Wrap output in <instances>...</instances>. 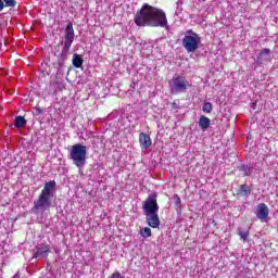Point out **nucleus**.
I'll list each match as a JSON object with an SVG mask.
<instances>
[{
  "label": "nucleus",
  "instance_id": "nucleus-1",
  "mask_svg": "<svg viewBox=\"0 0 278 278\" xmlns=\"http://www.w3.org/2000/svg\"><path fill=\"white\" fill-rule=\"evenodd\" d=\"M135 24L139 27L149 25L150 27H165L168 29V18L162 9L144 3L135 14Z\"/></svg>",
  "mask_w": 278,
  "mask_h": 278
},
{
  "label": "nucleus",
  "instance_id": "nucleus-2",
  "mask_svg": "<svg viewBox=\"0 0 278 278\" xmlns=\"http://www.w3.org/2000/svg\"><path fill=\"white\" fill-rule=\"evenodd\" d=\"M55 198V180H50L45 184L43 189L38 195V199L34 201V206L31 207V214L42 215L51 207V203Z\"/></svg>",
  "mask_w": 278,
  "mask_h": 278
},
{
  "label": "nucleus",
  "instance_id": "nucleus-3",
  "mask_svg": "<svg viewBox=\"0 0 278 278\" xmlns=\"http://www.w3.org/2000/svg\"><path fill=\"white\" fill-rule=\"evenodd\" d=\"M86 155H88V149L81 143H76L72 146L70 151V160L77 168H83L86 166Z\"/></svg>",
  "mask_w": 278,
  "mask_h": 278
},
{
  "label": "nucleus",
  "instance_id": "nucleus-4",
  "mask_svg": "<svg viewBox=\"0 0 278 278\" xmlns=\"http://www.w3.org/2000/svg\"><path fill=\"white\" fill-rule=\"evenodd\" d=\"M189 87L190 81H188L184 76H177L169 81L172 94H181V92H186Z\"/></svg>",
  "mask_w": 278,
  "mask_h": 278
},
{
  "label": "nucleus",
  "instance_id": "nucleus-5",
  "mask_svg": "<svg viewBox=\"0 0 278 278\" xmlns=\"http://www.w3.org/2000/svg\"><path fill=\"white\" fill-rule=\"evenodd\" d=\"M75 42V29L73 28V22H70L64 30V40L62 41L63 45V53H68L71 51V47Z\"/></svg>",
  "mask_w": 278,
  "mask_h": 278
},
{
  "label": "nucleus",
  "instance_id": "nucleus-6",
  "mask_svg": "<svg viewBox=\"0 0 278 278\" xmlns=\"http://www.w3.org/2000/svg\"><path fill=\"white\" fill-rule=\"evenodd\" d=\"M182 47L187 53H195L199 47H201V36H185L182 38Z\"/></svg>",
  "mask_w": 278,
  "mask_h": 278
},
{
  "label": "nucleus",
  "instance_id": "nucleus-7",
  "mask_svg": "<svg viewBox=\"0 0 278 278\" xmlns=\"http://www.w3.org/2000/svg\"><path fill=\"white\" fill-rule=\"evenodd\" d=\"M144 214H157L160 205H157V193H150L142 204Z\"/></svg>",
  "mask_w": 278,
  "mask_h": 278
},
{
  "label": "nucleus",
  "instance_id": "nucleus-8",
  "mask_svg": "<svg viewBox=\"0 0 278 278\" xmlns=\"http://www.w3.org/2000/svg\"><path fill=\"white\" fill-rule=\"evenodd\" d=\"M49 253H51V249L48 244L37 245L34 250L33 257L36 260L38 257L47 258L49 257Z\"/></svg>",
  "mask_w": 278,
  "mask_h": 278
},
{
  "label": "nucleus",
  "instance_id": "nucleus-9",
  "mask_svg": "<svg viewBox=\"0 0 278 278\" xmlns=\"http://www.w3.org/2000/svg\"><path fill=\"white\" fill-rule=\"evenodd\" d=\"M273 60V55L270 53V49H263L256 58V64H268Z\"/></svg>",
  "mask_w": 278,
  "mask_h": 278
},
{
  "label": "nucleus",
  "instance_id": "nucleus-10",
  "mask_svg": "<svg viewBox=\"0 0 278 278\" xmlns=\"http://www.w3.org/2000/svg\"><path fill=\"white\" fill-rule=\"evenodd\" d=\"M146 220L149 227H152V229H157L160 227V216L157 213H146Z\"/></svg>",
  "mask_w": 278,
  "mask_h": 278
},
{
  "label": "nucleus",
  "instance_id": "nucleus-11",
  "mask_svg": "<svg viewBox=\"0 0 278 278\" xmlns=\"http://www.w3.org/2000/svg\"><path fill=\"white\" fill-rule=\"evenodd\" d=\"M256 217L260 220H266L268 218V206L265 203H260L256 207Z\"/></svg>",
  "mask_w": 278,
  "mask_h": 278
},
{
  "label": "nucleus",
  "instance_id": "nucleus-12",
  "mask_svg": "<svg viewBox=\"0 0 278 278\" xmlns=\"http://www.w3.org/2000/svg\"><path fill=\"white\" fill-rule=\"evenodd\" d=\"M139 143L141 149L147 150L153 144V141L151 140V137L147 135L146 132L139 134Z\"/></svg>",
  "mask_w": 278,
  "mask_h": 278
},
{
  "label": "nucleus",
  "instance_id": "nucleus-13",
  "mask_svg": "<svg viewBox=\"0 0 278 278\" xmlns=\"http://www.w3.org/2000/svg\"><path fill=\"white\" fill-rule=\"evenodd\" d=\"M211 121L205 115H201L199 119V127H201L203 130L207 129L210 127Z\"/></svg>",
  "mask_w": 278,
  "mask_h": 278
},
{
  "label": "nucleus",
  "instance_id": "nucleus-14",
  "mask_svg": "<svg viewBox=\"0 0 278 278\" xmlns=\"http://www.w3.org/2000/svg\"><path fill=\"white\" fill-rule=\"evenodd\" d=\"M25 125H27V119H25V117H23L21 115L15 117L16 129H23V127H25Z\"/></svg>",
  "mask_w": 278,
  "mask_h": 278
},
{
  "label": "nucleus",
  "instance_id": "nucleus-15",
  "mask_svg": "<svg viewBox=\"0 0 278 278\" xmlns=\"http://www.w3.org/2000/svg\"><path fill=\"white\" fill-rule=\"evenodd\" d=\"M239 170H241L245 177H251V175H253V167L249 165H241Z\"/></svg>",
  "mask_w": 278,
  "mask_h": 278
},
{
  "label": "nucleus",
  "instance_id": "nucleus-16",
  "mask_svg": "<svg viewBox=\"0 0 278 278\" xmlns=\"http://www.w3.org/2000/svg\"><path fill=\"white\" fill-rule=\"evenodd\" d=\"M83 65H84V59H81L79 54H75L73 59V66H75V68H81Z\"/></svg>",
  "mask_w": 278,
  "mask_h": 278
},
{
  "label": "nucleus",
  "instance_id": "nucleus-17",
  "mask_svg": "<svg viewBox=\"0 0 278 278\" xmlns=\"http://www.w3.org/2000/svg\"><path fill=\"white\" fill-rule=\"evenodd\" d=\"M240 193L242 194V197H249V194H251V187L247 185H241Z\"/></svg>",
  "mask_w": 278,
  "mask_h": 278
},
{
  "label": "nucleus",
  "instance_id": "nucleus-18",
  "mask_svg": "<svg viewBox=\"0 0 278 278\" xmlns=\"http://www.w3.org/2000/svg\"><path fill=\"white\" fill-rule=\"evenodd\" d=\"M212 110H214V106L212 105L211 102H205L202 106V111L205 113V114H212Z\"/></svg>",
  "mask_w": 278,
  "mask_h": 278
},
{
  "label": "nucleus",
  "instance_id": "nucleus-19",
  "mask_svg": "<svg viewBox=\"0 0 278 278\" xmlns=\"http://www.w3.org/2000/svg\"><path fill=\"white\" fill-rule=\"evenodd\" d=\"M140 236L142 238H151V228L146 227L140 230Z\"/></svg>",
  "mask_w": 278,
  "mask_h": 278
},
{
  "label": "nucleus",
  "instance_id": "nucleus-20",
  "mask_svg": "<svg viewBox=\"0 0 278 278\" xmlns=\"http://www.w3.org/2000/svg\"><path fill=\"white\" fill-rule=\"evenodd\" d=\"M238 236L240 237L241 240H243V242H247V239L249 238V230H247V231H239Z\"/></svg>",
  "mask_w": 278,
  "mask_h": 278
},
{
  "label": "nucleus",
  "instance_id": "nucleus-21",
  "mask_svg": "<svg viewBox=\"0 0 278 278\" xmlns=\"http://www.w3.org/2000/svg\"><path fill=\"white\" fill-rule=\"evenodd\" d=\"M7 8H14L16 5V0H4Z\"/></svg>",
  "mask_w": 278,
  "mask_h": 278
},
{
  "label": "nucleus",
  "instance_id": "nucleus-22",
  "mask_svg": "<svg viewBox=\"0 0 278 278\" xmlns=\"http://www.w3.org/2000/svg\"><path fill=\"white\" fill-rule=\"evenodd\" d=\"M175 199V205H177V207H181V198H179V195H174Z\"/></svg>",
  "mask_w": 278,
  "mask_h": 278
},
{
  "label": "nucleus",
  "instance_id": "nucleus-23",
  "mask_svg": "<svg viewBox=\"0 0 278 278\" xmlns=\"http://www.w3.org/2000/svg\"><path fill=\"white\" fill-rule=\"evenodd\" d=\"M110 278H125L123 275H121L118 271H115L111 275Z\"/></svg>",
  "mask_w": 278,
  "mask_h": 278
},
{
  "label": "nucleus",
  "instance_id": "nucleus-24",
  "mask_svg": "<svg viewBox=\"0 0 278 278\" xmlns=\"http://www.w3.org/2000/svg\"><path fill=\"white\" fill-rule=\"evenodd\" d=\"M185 36H199V34L194 33L192 29H188Z\"/></svg>",
  "mask_w": 278,
  "mask_h": 278
},
{
  "label": "nucleus",
  "instance_id": "nucleus-25",
  "mask_svg": "<svg viewBox=\"0 0 278 278\" xmlns=\"http://www.w3.org/2000/svg\"><path fill=\"white\" fill-rule=\"evenodd\" d=\"M130 90H131V92H134L136 90V83L130 84Z\"/></svg>",
  "mask_w": 278,
  "mask_h": 278
},
{
  "label": "nucleus",
  "instance_id": "nucleus-26",
  "mask_svg": "<svg viewBox=\"0 0 278 278\" xmlns=\"http://www.w3.org/2000/svg\"><path fill=\"white\" fill-rule=\"evenodd\" d=\"M3 8H5V4L0 0V12H2Z\"/></svg>",
  "mask_w": 278,
  "mask_h": 278
},
{
  "label": "nucleus",
  "instance_id": "nucleus-27",
  "mask_svg": "<svg viewBox=\"0 0 278 278\" xmlns=\"http://www.w3.org/2000/svg\"><path fill=\"white\" fill-rule=\"evenodd\" d=\"M1 47H2V43H1V41H0V49H1Z\"/></svg>",
  "mask_w": 278,
  "mask_h": 278
}]
</instances>
